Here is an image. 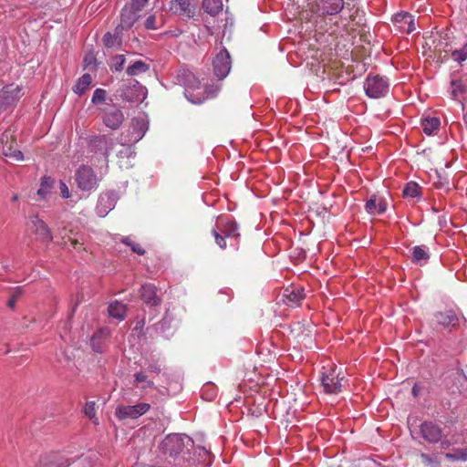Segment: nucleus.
<instances>
[{"label": "nucleus", "instance_id": "f257e3e1", "mask_svg": "<svg viewBox=\"0 0 467 467\" xmlns=\"http://www.w3.org/2000/svg\"><path fill=\"white\" fill-rule=\"evenodd\" d=\"M180 81L185 86L184 95L186 99L193 104H201L206 99L215 96L220 87L218 85L212 88H205V94H194L196 89L200 88L201 82L191 71H183L179 75Z\"/></svg>", "mask_w": 467, "mask_h": 467}, {"label": "nucleus", "instance_id": "f03ea898", "mask_svg": "<svg viewBox=\"0 0 467 467\" xmlns=\"http://www.w3.org/2000/svg\"><path fill=\"white\" fill-rule=\"evenodd\" d=\"M320 382L327 394H338L342 392L347 379L340 368L335 366H324L320 374Z\"/></svg>", "mask_w": 467, "mask_h": 467}, {"label": "nucleus", "instance_id": "7ed1b4c3", "mask_svg": "<svg viewBox=\"0 0 467 467\" xmlns=\"http://www.w3.org/2000/svg\"><path fill=\"white\" fill-rule=\"evenodd\" d=\"M212 234L217 245L222 249L227 246L226 239H234L235 244H237L240 237L237 223L224 217H219L217 219L215 226L212 230Z\"/></svg>", "mask_w": 467, "mask_h": 467}, {"label": "nucleus", "instance_id": "20e7f679", "mask_svg": "<svg viewBox=\"0 0 467 467\" xmlns=\"http://www.w3.org/2000/svg\"><path fill=\"white\" fill-rule=\"evenodd\" d=\"M389 79L381 75L368 74L363 83L365 94L370 99H381L389 91Z\"/></svg>", "mask_w": 467, "mask_h": 467}, {"label": "nucleus", "instance_id": "39448f33", "mask_svg": "<svg viewBox=\"0 0 467 467\" xmlns=\"http://www.w3.org/2000/svg\"><path fill=\"white\" fill-rule=\"evenodd\" d=\"M449 93L451 99L461 103L463 119L467 125V75L452 78Z\"/></svg>", "mask_w": 467, "mask_h": 467}, {"label": "nucleus", "instance_id": "423d86ee", "mask_svg": "<svg viewBox=\"0 0 467 467\" xmlns=\"http://www.w3.org/2000/svg\"><path fill=\"white\" fill-rule=\"evenodd\" d=\"M75 182L81 192L89 193L98 188L100 178L90 166L81 165L75 172Z\"/></svg>", "mask_w": 467, "mask_h": 467}, {"label": "nucleus", "instance_id": "0eeeda50", "mask_svg": "<svg viewBox=\"0 0 467 467\" xmlns=\"http://www.w3.org/2000/svg\"><path fill=\"white\" fill-rule=\"evenodd\" d=\"M420 437L430 444H436L442 442V445L446 443L450 445V441L447 440L446 435L443 433L442 428L436 422L426 420L420 425Z\"/></svg>", "mask_w": 467, "mask_h": 467}, {"label": "nucleus", "instance_id": "6e6552de", "mask_svg": "<svg viewBox=\"0 0 467 467\" xmlns=\"http://www.w3.org/2000/svg\"><path fill=\"white\" fill-rule=\"evenodd\" d=\"M115 146L114 139L108 135H98L91 138L88 141L89 150L94 154L103 156L106 169L109 167V152Z\"/></svg>", "mask_w": 467, "mask_h": 467}, {"label": "nucleus", "instance_id": "1a4fd4ad", "mask_svg": "<svg viewBox=\"0 0 467 467\" xmlns=\"http://www.w3.org/2000/svg\"><path fill=\"white\" fill-rule=\"evenodd\" d=\"M150 410V404L140 402L135 405H119L116 408L115 415L119 420L126 419L136 420Z\"/></svg>", "mask_w": 467, "mask_h": 467}, {"label": "nucleus", "instance_id": "9d476101", "mask_svg": "<svg viewBox=\"0 0 467 467\" xmlns=\"http://www.w3.org/2000/svg\"><path fill=\"white\" fill-rule=\"evenodd\" d=\"M28 229L36 235V238L43 243H49L53 236L47 224L37 215L30 217L27 223Z\"/></svg>", "mask_w": 467, "mask_h": 467}, {"label": "nucleus", "instance_id": "9b49d317", "mask_svg": "<svg viewBox=\"0 0 467 467\" xmlns=\"http://www.w3.org/2000/svg\"><path fill=\"white\" fill-rule=\"evenodd\" d=\"M213 67L214 75L218 79H223L231 70L232 61L230 54L225 48H223L213 58Z\"/></svg>", "mask_w": 467, "mask_h": 467}, {"label": "nucleus", "instance_id": "f8f14e48", "mask_svg": "<svg viewBox=\"0 0 467 467\" xmlns=\"http://www.w3.org/2000/svg\"><path fill=\"white\" fill-rule=\"evenodd\" d=\"M21 88L8 85L0 91V113L14 105L20 98Z\"/></svg>", "mask_w": 467, "mask_h": 467}, {"label": "nucleus", "instance_id": "ddd939ff", "mask_svg": "<svg viewBox=\"0 0 467 467\" xmlns=\"http://www.w3.org/2000/svg\"><path fill=\"white\" fill-rule=\"evenodd\" d=\"M396 31L410 34L415 30L414 16L407 12L395 14L392 18Z\"/></svg>", "mask_w": 467, "mask_h": 467}, {"label": "nucleus", "instance_id": "4468645a", "mask_svg": "<svg viewBox=\"0 0 467 467\" xmlns=\"http://www.w3.org/2000/svg\"><path fill=\"white\" fill-rule=\"evenodd\" d=\"M196 6L195 0H171L170 8L176 15L192 18L195 16Z\"/></svg>", "mask_w": 467, "mask_h": 467}, {"label": "nucleus", "instance_id": "2eb2a0df", "mask_svg": "<svg viewBox=\"0 0 467 467\" xmlns=\"http://www.w3.org/2000/svg\"><path fill=\"white\" fill-rule=\"evenodd\" d=\"M315 12L320 15L333 16L338 14L344 7V0H314Z\"/></svg>", "mask_w": 467, "mask_h": 467}, {"label": "nucleus", "instance_id": "dca6fc26", "mask_svg": "<svg viewBox=\"0 0 467 467\" xmlns=\"http://www.w3.org/2000/svg\"><path fill=\"white\" fill-rule=\"evenodd\" d=\"M111 336V330L109 327L99 328L90 338V346L97 353H103L107 348V342Z\"/></svg>", "mask_w": 467, "mask_h": 467}, {"label": "nucleus", "instance_id": "f3484780", "mask_svg": "<svg viewBox=\"0 0 467 467\" xmlns=\"http://www.w3.org/2000/svg\"><path fill=\"white\" fill-rule=\"evenodd\" d=\"M132 385L140 391L156 389L154 377L140 369L133 374Z\"/></svg>", "mask_w": 467, "mask_h": 467}, {"label": "nucleus", "instance_id": "a211bd4d", "mask_svg": "<svg viewBox=\"0 0 467 467\" xmlns=\"http://www.w3.org/2000/svg\"><path fill=\"white\" fill-rule=\"evenodd\" d=\"M116 204L115 194L112 192L101 193L99 195L96 211L100 217L106 216L109 211H111Z\"/></svg>", "mask_w": 467, "mask_h": 467}, {"label": "nucleus", "instance_id": "6ab92c4d", "mask_svg": "<svg viewBox=\"0 0 467 467\" xmlns=\"http://www.w3.org/2000/svg\"><path fill=\"white\" fill-rule=\"evenodd\" d=\"M70 461L58 453L42 456L39 459L37 467H68Z\"/></svg>", "mask_w": 467, "mask_h": 467}, {"label": "nucleus", "instance_id": "aec40b11", "mask_svg": "<svg viewBox=\"0 0 467 467\" xmlns=\"http://www.w3.org/2000/svg\"><path fill=\"white\" fill-rule=\"evenodd\" d=\"M124 115L119 109L106 110L103 116V123L111 130H117L123 122Z\"/></svg>", "mask_w": 467, "mask_h": 467}, {"label": "nucleus", "instance_id": "412c9836", "mask_svg": "<svg viewBox=\"0 0 467 467\" xmlns=\"http://www.w3.org/2000/svg\"><path fill=\"white\" fill-rule=\"evenodd\" d=\"M366 211L371 214H382L387 210L386 201L378 195H372L366 202Z\"/></svg>", "mask_w": 467, "mask_h": 467}, {"label": "nucleus", "instance_id": "4be33fe9", "mask_svg": "<svg viewBox=\"0 0 467 467\" xmlns=\"http://www.w3.org/2000/svg\"><path fill=\"white\" fill-rule=\"evenodd\" d=\"M140 17V14L136 13L133 11V9H130L129 6L125 5L121 11L120 24L117 26V30L119 28L121 30L130 28Z\"/></svg>", "mask_w": 467, "mask_h": 467}, {"label": "nucleus", "instance_id": "5701e85b", "mask_svg": "<svg viewBox=\"0 0 467 467\" xmlns=\"http://www.w3.org/2000/svg\"><path fill=\"white\" fill-rule=\"evenodd\" d=\"M157 288L151 284H145L141 285L140 296L142 300L151 306H158L161 303V298L157 296Z\"/></svg>", "mask_w": 467, "mask_h": 467}, {"label": "nucleus", "instance_id": "b1692460", "mask_svg": "<svg viewBox=\"0 0 467 467\" xmlns=\"http://www.w3.org/2000/svg\"><path fill=\"white\" fill-rule=\"evenodd\" d=\"M119 167L120 169H130L133 166L130 159L135 157V152L130 145H122V148L118 151Z\"/></svg>", "mask_w": 467, "mask_h": 467}, {"label": "nucleus", "instance_id": "393cba45", "mask_svg": "<svg viewBox=\"0 0 467 467\" xmlns=\"http://www.w3.org/2000/svg\"><path fill=\"white\" fill-rule=\"evenodd\" d=\"M436 321L444 327H454L458 325V317L452 310L439 312L435 315Z\"/></svg>", "mask_w": 467, "mask_h": 467}, {"label": "nucleus", "instance_id": "a878e982", "mask_svg": "<svg viewBox=\"0 0 467 467\" xmlns=\"http://www.w3.org/2000/svg\"><path fill=\"white\" fill-rule=\"evenodd\" d=\"M284 297L286 298L287 303L297 305L304 297V289L299 286L286 287L284 291Z\"/></svg>", "mask_w": 467, "mask_h": 467}, {"label": "nucleus", "instance_id": "bb28decb", "mask_svg": "<svg viewBox=\"0 0 467 467\" xmlns=\"http://www.w3.org/2000/svg\"><path fill=\"white\" fill-rule=\"evenodd\" d=\"M59 234L62 238L64 245H67V244L69 243L72 248L75 250H80L82 248L83 243H81L76 237L77 234L73 233V231H67L66 228H63Z\"/></svg>", "mask_w": 467, "mask_h": 467}, {"label": "nucleus", "instance_id": "cd10ccee", "mask_svg": "<svg viewBox=\"0 0 467 467\" xmlns=\"http://www.w3.org/2000/svg\"><path fill=\"white\" fill-rule=\"evenodd\" d=\"M441 121L436 117L425 118L421 120V128L423 132L430 136L440 129Z\"/></svg>", "mask_w": 467, "mask_h": 467}, {"label": "nucleus", "instance_id": "c85d7f7f", "mask_svg": "<svg viewBox=\"0 0 467 467\" xmlns=\"http://www.w3.org/2000/svg\"><path fill=\"white\" fill-rule=\"evenodd\" d=\"M202 8L207 14L214 16L223 11V0H203Z\"/></svg>", "mask_w": 467, "mask_h": 467}, {"label": "nucleus", "instance_id": "c756f323", "mask_svg": "<svg viewBox=\"0 0 467 467\" xmlns=\"http://www.w3.org/2000/svg\"><path fill=\"white\" fill-rule=\"evenodd\" d=\"M109 316L119 321L123 320L126 317V306L119 301L109 304L108 307Z\"/></svg>", "mask_w": 467, "mask_h": 467}, {"label": "nucleus", "instance_id": "7c9ffc66", "mask_svg": "<svg viewBox=\"0 0 467 467\" xmlns=\"http://www.w3.org/2000/svg\"><path fill=\"white\" fill-rule=\"evenodd\" d=\"M92 78L89 74L82 75L73 88V91L78 96L83 95L90 87Z\"/></svg>", "mask_w": 467, "mask_h": 467}, {"label": "nucleus", "instance_id": "2f4dec72", "mask_svg": "<svg viewBox=\"0 0 467 467\" xmlns=\"http://www.w3.org/2000/svg\"><path fill=\"white\" fill-rule=\"evenodd\" d=\"M430 258L429 249L425 245H418L413 248L412 261L416 264L421 265L426 263Z\"/></svg>", "mask_w": 467, "mask_h": 467}, {"label": "nucleus", "instance_id": "473e14b6", "mask_svg": "<svg viewBox=\"0 0 467 467\" xmlns=\"http://www.w3.org/2000/svg\"><path fill=\"white\" fill-rule=\"evenodd\" d=\"M54 180L50 177H43L41 179L40 187L37 190V195L41 199H46L48 194L51 192V190L53 188Z\"/></svg>", "mask_w": 467, "mask_h": 467}, {"label": "nucleus", "instance_id": "72a5a7b5", "mask_svg": "<svg viewBox=\"0 0 467 467\" xmlns=\"http://www.w3.org/2000/svg\"><path fill=\"white\" fill-rule=\"evenodd\" d=\"M121 29H116L115 34H111L109 32L106 33L103 36V43L107 47H113L119 46L121 43V37L119 36Z\"/></svg>", "mask_w": 467, "mask_h": 467}, {"label": "nucleus", "instance_id": "f704fd0d", "mask_svg": "<svg viewBox=\"0 0 467 467\" xmlns=\"http://www.w3.org/2000/svg\"><path fill=\"white\" fill-rule=\"evenodd\" d=\"M149 69V66L141 60L135 61L133 64L127 67V74L129 76H136L140 73L146 72Z\"/></svg>", "mask_w": 467, "mask_h": 467}, {"label": "nucleus", "instance_id": "c9c22d12", "mask_svg": "<svg viewBox=\"0 0 467 467\" xmlns=\"http://www.w3.org/2000/svg\"><path fill=\"white\" fill-rule=\"evenodd\" d=\"M445 458L451 462H466L467 461V447L466 448H458L453 450L452 452H448L445 454Z\"/></svg>", "mask_w": 467, "mask_h": 467}, {"label": "nucleus", "instance_id": "e433bc0d", "mask_svg": "<svg viewBox=\"0 0 467 467\" xmlns=\"http://www.w3.org/2000/svg\"><path fill=\"white\" fill-rule=\"evenodd\" d=\"M451 57L458 64H462L467 59V40L461 48L454 49L451 52Z\"/></svg>", "mask_w": 467, "mask_h": 467}, {"label": "nucleus", "instance_id": "4c0bfd02", "mask_svg": "<svg viewBox=\"0 0 467 467\" xmlns=\"http://www.w3.org/2000/svg\"><path fill=\"white\" fill-rule=\"evenodd\" d=\"M403 195L406 198H416L420 195V186L414 182H408L403 189Z\"/></svg>", "mask_w": 467, "mask_h": 467}, {"label": "nucleus", "instance_id": "58836bf2", "mask_svg": "<svg viewBox=\"0 0 467 467\" xmlns=\"http://www.w3.org/2000/svg\"><path fill=\"white\" fill-rule=\"evenodd\" d=\"M84 414L88 417L94 423L98 424L99 420L96 416V403L95 401H88L83 409Z\"/></svg>", "mask_w": 467, "mask_h": 467}, {"label": "nucleus", "instance_id": "ea45409f", "mask_svg": "<svg viewBox=\"0 0 467 467\" xmlns=\"http://www.w3.org/2000/svg\"><path fill=\"white\" fill-rule=\"evenodd\" d=\"M126 58L124 55H117L112 58L110 64V69L115 72L121 71L123 69Z\"/></svg>", "mask_w": 467, "mask_h": 467}, {"label": "nucleus", "instance_id": "a19ab883", "mask_svg": "<svg viewBox=\"0 0 467 467\" xmlns=\"http://www.w3.org/2000/svg\"><path fill=\"white\" fill-rule=\"evenodd\" d=\"M149 0H131L130 4L126 5L130 9H133L136 13L140 14L143 7L148 4Z\"/></svg>", "mask_w": 467, "mask_h": 467}, {"label": "nucleus", "instance_id": "79ce46f5", "mask_svg": "<svg viewBox=\"0 0 467 467\" xmlns=\"http://www.w3.org/2000/svg\"><path fill=\"white\" fill-rule=\"evenodd\" d=\"M105 99H106V90H104L102 88H97V89H95V91L93 93L91 101L94 104H99V103L104 102Z\"/></svg>", "mask_w": 467, "mask_h": 467}, {"label": "nucleus", "instance_id": "37998d69", "mask_svg": "<svg viewBox=\"0 0 467 467\" xmlns=\"http://www.w3.org/2000/svg\"><path fill=\"white\" fill-rule=\"evenodd\" d=\"M173 443L177 444V446H178L177 449L178 450L181 448V445H182L181 440H180L179 436L176 435V434L167 436L166 439L163 441V445L165 447H167L170 444H173Z\"/></svg>", "mask_w": 467, "mask_h": 467}, {"label": "nucleus", "instance_id": "c03bdc74", "mask_svg": "<svg viewBox=\"0 0 467 467\" xmlns=\"http://www.w3.org/2000/svg\"><path fill=\"white\" fill-rule=\"evenodd\" d=\"M4 154L5 156H8L10 158H13L15 161H20L24 160V155L22 151L15 150H12L11 149H8V151H4Z\"/></svg>", "mask_w": 467, "mask_h": 467}, {"label": "nucleus", "instance_id": "a18cd8bd", "mask_svg": "<svg viewBox=\"0 0 467 467\" xmlns=\"http://www.w3.org/2000/svg\"><path fill=\"white\" fill-rule=\"evenodd\" d=\"M145 371H147L150 375L154 377V375H159L161 373V368L158 363L151 362L148 365L147 369Z\"/></svg>", "mask_w": 467, "mask_h": 467}, {"label": "nucleus", "instance_id": "49530a36", "mask_svg": "<svg viewBox=\"0 0 467 467\" xmlns=\"http://www.w3.org/2000/svg\"><path fill=\"white\" fill-rule=\"evenodd\" d=\"M59 190H60V194H61L62 198L68 199L70 197L69 189H68L67 185L66 184V182H64L63 181L59 182Z\"/></svg>", "mask_w": 467, "mask_h": 467}, {"label": "nucleus", "instance_id": "de8ad7c7", "mask_svg": "<svg viewBox=\"0 0 467 467\" xmlns=\"http://www.w3.org/2000/svg\"><path fill=\"white\" fill-rule=\"evenodd\" d=\"M145 27L147 29L154 30L157 28L156 26V18L155 16L151 15L145 20Z\"/></svg>", "mask_w": 467, "mask_h": 467}, {"label": "nucleus", "instance_id": "09e8293b", "mask_svg": "<svg viewBox=\"0 0 467 467\" xmlns=\"http://www.w3.org/2000/svg\"><path fill=\"white\" fill-rule=\"evenodd\" d=\"M95 57L93 54H88L84 57V64L86 67H91V65L95 64Z\"/></svg>", "mask_w": 467, "mask_h": 467}, {"label": "nucleus", "instance_id": "8fccbe9b", "mask_svg": "<svg viewBox=\"0 0 467 467\" xmlns=\"http://www.w3.org/2000/svg\"><path fill=\"white\" fill-rule=\"evenodd\" d=\"M130 249L132 250V252L138 254H144L145 251L140 247V244L134 243L132 244V245L130 246Z\"/></svg>", "mask_w": 467, "mask_h": 467}, {"label": "nucleus", "instance_id": "3c124183", "mask_svg": "<svg viewBox=\"0 0 467 467\" xmlns=\"http://www.w3.org/2000/svg\"><path fill=\"white\" fill-rule=\"evenodd\" d=\"M19 295H20V288H17V289H16V295H14V296H12V298H10V299L8 300L7 305H8V306H9V307L13 308V307L15 306L16 297H17Z\"/></svg>", "mask_w": 467, "mask_h": 467}, {"label": "nucleus", "instance_id": "603ef678", "mask_svg": "<svg viewBox=\"0 0 467 467\" xmlns=\"http://www.w3.org/2000/svg\"><path fill=\"white\" fill-rule=\"evenodd\" d=\"M122 242H123L125 244L129 245L130 247L132 245V244H134V242H132V241L130 240V237H125V238H123V239H122Z\"/></svg>", "mask_w": 467, "mask_h": 467}, {"label": "nucleus", "instance_id": "864d4df0", "mask_svg": "<svg viewBox=\"0 0 467 467\" xmlns=\"http://www.w3.org/2000/svg\"><path fill=\"white\" fill-rule=\"evenodd\" d=\"M421 458L425 462H431V458L427 454L422 453Z\"/></svg>", "mask_w": 467, "mask_h": 467}, {"label": "nucleus", "instance_id": "5fc2aeb1", "mask_svg": "<svg viewBox=\"0 0 467 467\" xmlns=\"http://www.w3.org/2000/svg\"><path fill=\"white\" fill-rule=\"evenodd\" d=\"M17 199H18V196L16 194H15L11 197V202H16V201H17Z\"/></svg>", "mask_w": 467, "mask_h": 467}, {"label": "nucleus", "instance_id": "6e6d98bb", "mask_svg": "<svg viewBox=\"0 0 467 467\" xmlns=\"http://www.w3.org/2000/svg\"><path fill=\"white\" fill-rule=\"evenodd\" d=\"M412 393H413L414 396H417V386H414L412 388Z\"/></svg>", "mask_w": 467, "mask_h": 467}, {"label": "nucleus", "instance_id": "4d7b16f0", "mask_svg": "<svg viewBox=\"0 0 467 467\" xmlns=\"http://www.w3.org/2000/svg\"><path fill=\"white\" fill-rule=\"evenodd\" d=\"M441 448H442V449H446V448H448L450 445H447L446 443H444V444H443V446H442V442H441Z\"/></svg>", "mask_w": 467, "mask_h": 467}]
</instances>
